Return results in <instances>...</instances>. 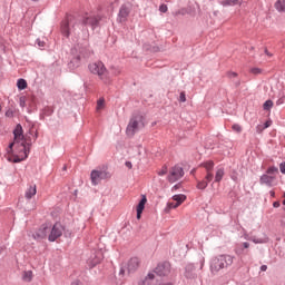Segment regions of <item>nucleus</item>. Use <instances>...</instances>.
<instances>
[{"instance_id": "obj_8", "label": "nucleus", "mask_w": 285, "mask_h": 285, "mask_svg": "<svg viewBox=\"0 0 285 285\" xmlns=\"http://www.w3.org/2000/svg\"><path fill=\"white\" fill-rule=\"evenodd\" d=\"M91 183L94 186H97L101 179H110L111 175L108 170H97L94 169L91 171Z\"/></svg>"}, {"instance_id": "obj_1", "label": "nucleus", "mask_w": 285, "mask_h": 285, "mask_svg": "<svg viewBox=\"0 0 285 285\" xmlns=\"http://www.w3.org/2000/svg\"><path fill=\"white\" fill-rule=\"evenodd\" d=\"M31 144L28 141V138L23 136V127L21 125H17L13 130V141L9 145V149H16V156H13V163L19 164L28 159V155H30Z\"/></svg>"}, {"instance_id": "obj_28", "label": "nucleus", "mask_w": 285, "mask_h": 285, "mask_svg": "<svg viewBox=\"0 0 285 285\" xmlns=\"http://www.w3.org/2000/svg\"><path fill=\"white\" fill-rule=\"evenodd\" d=\"M106 106V100L104 98H100L98 101H97V110H104Z\"/></svg>"}, {"instance_id": "obj_39", "label": "nucleus", "mask_w": 285, "mask_h": 285, "mask_svg": "<svg viewBox=\"0 0 285 285\" xmlns=\"http://www.w3.org/2000/svg\"><path fill=\"white\" fill-rule=\"evenodd\" d=\"M279 168H281V173L285 175V161L279 165Z\"/></svg>"}, {"instance_id": "obj_50", "label": "nucleus", "mask_w": 285, "mask_h": 285, "mask_svg": "<svg viewBox=\"0 0 285 285\" xmlns=\"http://www.w3.org/2000/svg\"><path fill=\"white\" fill-rule=\"evenodd\" d=\"M160 285H171L170 283H163V284H160Z\"/></svg>"}, {"instance_id": "obj_12", "label": "nucleus", "mask_w": 285, "mask_h": 285, "mask_svg": "<svg viewBox=\"0 0 285 285\" xmlns=\"http://www.w3.org/2000/svg\"><path fill=\"white\" fill-rule=\"evenodd\" d=\"M101 259H104V254L100 250H98L90 256V258L88 259V264L91 268H95L97 264H101Z\"/></svg>"}, {"instance_id": "obj_24", "label": "nucleus", "mask_w": 285, "mask_h": 285, "mask_svg": "<svg viewBox=\"0 0 285 285\" xmlns=\"http://www.w3.org/2000/svg\"><path fill=\"white\" fill-rule=\"evenodd\" d=\"M250 242L254 244H266L268 242V237L257 238V237H250Z\"/></svg>"}, {"instance_id": "obj_2", "label": "nucleus", "mask_w": 285, "mask_h": 285, "mask_svg": "<svg viewBox=\"0 0 285 285\" xmlns=\"http://www.w3.org/2000/svg\"><path fill=\"white\" fill-rule=\"evenodd\" d=\"M89 70L92 75H97L105 83H110V79L108 78V70L104 62H91L89 65Z\"/></svg>"}, {"instance_id": "obj_31", "label": "nucleus", "mask_w": 285, "mask_h": 285, "mask_svg": "<svg viewBox=\"0 0 285 285\" xmlns=\"http://www.w3.org/2000/svg\"><path fill=\"white\" fill-rule=\"evenodd\" d=\"M226 75H227L228 79H236V77H237V72H235V71H228Z\"/></svg>"}, {"instance_id": "obj_44", "label": "nucleus", "mask_w": 285, "mask_h": 285, "mask_svg": "<svg viewBox=\"0 0 285 285\" xmlns=\"http://www.w3.org/2000/svg\"><path fill=\"white\" fill-rule=\"evenodd\" d=\"M279 206H281L279 202H274V204H273L274 208H279Z\"/></svg>"}, {"instance_id": "obj_6", "label": "nucleus", "mask_w": 285, "mask_h": 285, "mask_svg": "<svg viewBox=\"0 0 285 285\" xmlns=\"http://www.w3.org/2000/svg\"><path fill=\"white\" fill-rule=\"evenodd\" d=\"M181 177H184V168H181L179 165H175L169 169L167 181H169V184H175V181H179Z\"/></svg>"}, {"instance_id": "obj_11", "label": "nucleus", "mask_w": 285, "mask_h": 285, "mask_svg": "<svg viewBox=\"0 0 285 285\" xmlns=\"http://www.w3.org/2000/svg\"><path fill=\"white\" fill-rule=\"evenodd\" d=\"M155 273L160 277H166V275L170 274V263L165 262V263L158 264V266L155 268Z\"/></svg>"}, {"instance_id": "obj_30", "label": "nucleus", "mask_w": 285, "mask_h": 285, "mask_svg": "<svg viewBox=\"0 0 285 285\" xmlns=\"http://www.w3.org/2000/svg\"><path fill=\"white\" fill-rule=\"evenodd\" d=\"M237 3V0H226L223 2V6H235Z\"/></svg>"}, {"instance_id": "obj_47", "label": "nucleus", "mask_w": 285, "mask_h": 285, "mask_svg": "<svg viewBox=\"0 0 285 285\" xmlns=\"http://www.w3.org/2000/svg\"><path fill=\"white\" fill-rule=\"evenodd\" d=\"M271 197H275V191H269Z\"/></svg>"}, {"instance_id": "obj_52", "label": "nucleus", "mask_w": 285, "mask_h": 285, "mask_svg": "<svg viewBox=\"0 0 285 285\" xmlns=\"http://www.w3.org/2000/svg\"><path fill=\"white\" fill-rule=\"evenodd\" d=\"M174 188H175V189H177V185H176V186H174Z\"/></svg>"}, {"instance_id": "obj_17", "label": "nucleus", "mask_w": 285, "mask_h": 285, "mask_svg": "<svg viewBox=\"0 0 285 285\" xmlns=\"http://www.w3.org/2000/svg\"><path fill=\"white\" fill-rule=\"evenodd\" d=\"M97 19L92 16H86L83 19H82V24L83 26H97Z\"/></svg>"}, {"instance_id": "obj_43", "label": "nucleus", "mask_w": 285, "mask_h": 285, "mask_svg": "<svg viewBox=\"0 0 285 285\" xmlns=\"http://www.w3.org/2000/svg\"><path fill=\"white\" fill-rule=\"evenodd\" d=\"M266 128H271V121L265 122V126L263 127V129H266Z\"/></svg>"}, {"instance_id": "obj_23", "label": "nucleus", "mask_w": 285, "mask_h": 285, "mask_svg": "<svg viewBox=\"0 0 285 285\" xmlns=\"http://www.w3.org/2000/svg\"><path fill=\"white\" fill-rule=\"evenodd\" d=\"M275 8L278 10V12H285V0H277Z\"/></svg>"}, {"instance_id": "obj_49", "label": "nucleus", "mask_w": 285, "mask_h": 285, "mask_svg": "<svg viewBox=\"0 0 285 285\" xmlns=\"http://www.w3.org/2000/svg\"><path fill=\"white\" fill-rule=\"evenodd\" d=\"M266 55H268V57H271V53L268 52V50H265Z\"/></svg>"}, {"instance_id": "obj_22", "label": "nucleus", "mask_w": 285, "mask_h": 285, "mask_svg": "<svg viewBox=\"0 0 285 285\" xmlns=\"http://www.w3.org/2000/svg\"><path fill=\"white\" fill-rule=\"evenodd\" d=\"M208 184H210V181H208V179L206 178L205 180H198L197 183L198 190H206V188H208Z\"/></svg>"}, {"instance_id": "obj_54", "label": "nucleus", "mask_w": 285, "mask_h": 285, "mask_svg": "<svg viewBox=\"0 0 285 285\" xmlns=\"http://www.w3.org/2000/svg\"><path fill=\"white\" fill-rule=\"evenodd\" d=\"M32 1H39V0H32Z\"/></svg>"}, {"instance_id": "obj_4", "label": "nucleus", "mask_w": 285, "mask_h": 285, "mask_svg": "<svg viewBox=\"0 0 285 285\" xmlns=\"http://www.w3.org/2000/svg\"><path fill=\"white\" fill-rule=\"evenodd\" d=\"M79 22L73 16H68L66 20L61 22V32L65 37H70V32H75Z\"/></svg>"}, {"instance_id": "obj_26", "label": "nucleus", "mask_w": 285, "mask_h": 285, "mask_svg": "<svg viewBox=\"0 0 285 285\" xmlns=\"http://www.w3.org/2000/svg\"><path fill=\"white\" fill-rule=\"evenodd\" d=\"M155 279V274L149 273L140 285H150V282Z\"/></svg>"}, {"instance_id": "obj_53", "label": "nucleus", "mask_w": 285, "mask_h": 285, "mask_svg": "<svg viewBox=\"0 0 285 285\" xmlns=\"http://www.w3.org/2000/svg\"><path fill=\"white\" fill-rule=\"evenodd\" d=\"M0 112H1V105H0Z\"/></svg>"}, {"instance_id": "obj_42", "label": "nucleus", "mask_w": 285, "mask_h": 285, "mask_svg": "<svg viewBox=\"0 0 285 285\" xmlns=\"http://www.w3.org/2000/svg\"><path fill=\"white\" fill-rule=\"evenodd\" d=\"M38 46H39L40 48H43V46H46V42H43V41H41V40H38Z\"/></svg>"}, {"instance_id": "obj_25", "label": "nucleus", "mask_w": 285, "mask_h": 285, "mask_svg": "<svg viewBox=\"0 0 285 285\" xmlns=\"http://www.w3.org/2000/svg\"><path fill=\"white\" fill-rule=\"evenodd\" d=\"M17 86L18 90H26V88H28V82L26 81V79H19Z\"/></svg>"}, {"instance_id": "obj_29", "label": "nucleus", "mask_w": 285, "mask_h": 285, "mask_svg": "<svg viewBox=\"0 0 285 285\" xmlns=\"http://www.w3.org/2000/svg\"><path fill=\"white\" fill-rule=\"evenodd\" d=\"M274 104L273 100H266L263 105L264 110H271L273 108Z\"/></svg>"}, {"instance_id": "obj_27", "label": "nucleus", "mask_w": 285, "mask_h": 285, "mask_svg": "<svg viewBox=\"0 0 285 285\" xmlns=\"http://www.w3.org/2000/svg\"><path fill=\"white\" fill-rule=\"evenodd\" d=\"M23 282H32V271H27L22 275Z\"/></svg>"}, {"instance_id": "obj_7", "label": "nucleus", "mask_w": 285, "mask_h": 285, "mask_svg": "<svg viewBox=\"0 0 285 285\" xmlns=\"http://www.w3.org/2000/svg\"><path fill=\"white\" fill-rule=\"evenodd\" d=\"M141 124V116H134L126 129V134L128 137H135V132L139 130V126Z\"/></svg>"}, {"instance_id": "obj_19", "label": "nucleus", "mask_w": 285, "mask_h": 285, "mask_svg": "<svg viewBox=\"0 0 285 285\" xmlns=\"http://www.w3.org/2000/svg\"><path fill=\"white\" fill-rule=\"evenodd\" d=\"M37 195V185L30 186L26 191V198L32 199Z\"/></svg>"}, {"instance_id": "obj_34", "label": "nucleus", "mask_w": 285, "mask_h": 285, "mask_svg": "<svg viewBox=\"0 0 285 285\" xmlns=\"http://www.w3.org/2000/svg\"><path fill=\"white\" fill-rule=\"evenodd\" d=\"M168 173V168L167 167H163L161 170L158 171V175L160 177H164V175H166Z\"/></svg>"}, {"instance_id": "obj_14", "label": "nucleus", "mask_w": 285, "mask_h": 285, "mask_svg": "<svg viewBox=\"0 0 285 285\" xmlns=\"http://www.w3.org/2000/svg\"><path fill=\"white\" fill-rule=\"evenodd\" d=\"M47 235H50V226L48 225H42L36 233L37 239H46Z\"/></svg>"}, {"instance_id": "obj_5", "label": "nucleus", "mask_w": 285, "mask_h": 285, "mask_svg": "<svg viewBox=\"0 0 285 285\" xmlns=\"http://www.w3.org/2000/svg\"><path fill=\"white\" fill-rule=\"evenodd\" d=\"M279 173V169L277 167H269L266 170V174H264L263 176H261V184L265 185V186H273V184H275V179H277V175Z\"/></svg>"}, {"instance_id": "obj_16", "label": "nucleus", "mask_w": 285, "mask_h": 285, "mask_svg": "<svg viewBox=\"0 0 285 285\" xmlns=\"http://www.w3.org/2000/svg\"><path fill=\"white\" fill-rule=\"evenodd\" d=\"M137 268H139V258L137 257L130 258V261L128 262V271L132 272V271H137Z\"/></svg>"}, {"instance_id": "obj_55", "label": "nucleus", "mask_w": 285, "mask_h": 285, "mask_svg": "<svg viewBox=\"0 0 285 285\" xmlns=\"http://www.w3.org/2000/svg\"><path fill=\"white\" fill-rule=\"evenodd\" d=\"M284 197H285V193H284Z\"/></svg>"}, {"instance_id": "obj_21", "label": "nucleus", "mask_w": 285, "mask_h": 285, "mask_svg": "<svg viewBox=\"0 0 285 285\" xmlns=\"http://www.w3.org/2000/svg\"><path fill=\"white\" fill-rule=\"evenodd\" d=\"M224 175H225L224 168L223 167L217 168L216 174H215L216 184H219V181H222V179H224Z\"/></svg>"}, {"instance_id": "obj_40", "label": "nucleus", "mask_w": 285, "mask_h": 285, "mask_svg": "<svg viewBox=\"0 0 285 285\" xmlns=\"http://www.w3.org/2000/svg\"><path fill=\"white\" fill-rule=\"evenodd\" d=\"M253 75H259L262 72V70L254 68L252 69Z\"/></svg>"}, {"instance_id": "obj_37", "label": "nucleus", "mask_w": 285, "mask_h": 285, "mask_svg": "<svg viewBox=\"0 0 285 285\" xmlns=\"http://www.w3.org/2000/svg\"><path fill=\"white\" fill-rule=\"evenodd\" d=\"M159 11H160V12H168V6H166V4H160Z\"/></svg>"}, {"instance_id": "obj_48", "label": "nucleus", "mask_w": 285, "mask_h": 285, "mask_svg": "<svg viewBox=\"0 0 285 285\" xmlns=\"http://www.w3.org/2000/svg\"><path fill=\"white\" fill-rule=\"evenodd\" d=\"M124 273H126V272L124 271V268H121L120 269V275H124Z\"/></svg>"}, {"instance_id": "obj_35", "label": "nucleus", "mask_w": 285, "mask_h": 285, "mask_svg": "<svg viewBox=\"0 0 285 285\" xmlns=\"http://www.w3.org/2000/svg\"><path fill=\"white\" fill-rule=\"evenodd\" d=\"M180 205H178L177 203H168L167 204V208L173 209V208H179Z\"/></svg>"}, {"instance_id": "obj_15", "label": "nucleus", "mask_w": 285, "mask_h": 285, "mask_svg": "<svg viewBox=\"0 0 285 285\" xmlns=\"http://www.w3.org/2000/svg\"><path fill=\"white\" fill-rule=\"evenodd\" d=\"M128 14H130V8L126 4H124L121 8H120V11H119V17L122 21H126V19H128Z\"/></svg>"}, {"instance_id": "obj_36", "label": "nucleus", "mask_w": 285, "mask_h": 285, "mask_svg": "<svg viewBox=\"0 0 285 285\" xmlns=\"http://www.w3.org/2000/svg\"><path fill=\"white\" fill-rule=\"evenodd\" d=\"M179 101H181V104H185V101H186V92H184V91L180 92Z\"/></svg>"}, {"instance_id": "obj_9", "label": "nucleus", "mask_w": 285, "mask_h": 285, "mask_svg": "<svg viewBox=\"0 0 285 285\" xmlns=\"http://www.w3.org/2000/svg\"><path fill=\"white\" fill-rule=\"evenodd\" d=\"M63 235V226L59 223H56L52 227H50L48 239L49 242H57L59 237Z\"/></svg>"}, {"instance_id": "obj_41", "label": "nucleus", "mask_w": 285, "mask_h": 285, "mask_svg": "<svg viewBox=\"0 0 285 285\" xmlns=\"http://www.w3.org/2000/svg\"><path fill=\"white\" fill-rule=\"evenodd\" d=\"M125 166L130 169V168H132V163L126 161V163H125Z\"/></svg>"}, {"instance_id": "obj_10", "label": "nucleus", "mask_w": 285, "mask_h": 285, "mask_svg": "<svg viewBox=\"0 0 285 285\" xmlns=\"http://www.w3.org/2000/svg\"><path fill=\"white\" fill-rule=\"evenodd\" d=\"M200 166L203 168H205L207 175L205 176V179H207V181H213V168H215V161L213 160H206L204 163L200 164Z\"/></svg>"}, {"instance_id": "obj_38", "label": "nucleus", "mask_w": 285, "mask_h": 285, "mask_svg": "<svg viewBox=\"0 0 285 285\" xmlns=\"http://www.w3.org/2000/svg\"><path fill=\"white\" fill-rule=\"evenodd\" d=\"M20 106L21 108H26V98L23 97L20 98Z\"/></svg>"}, {"instance_id": "obj_20", "label": "nucleus", "mask_w": 285, "mask_h": 285, "mask_svg": "<svg viewBox=\"0 0 285 285\" xmlns=\"http://www.w3.org/2000/svg\"><path fill=\"white\" fill-rule=\"evenodd\" d=\"M173 200L176 202L178 206H181L186 202V195L184 194L174 195Z\"/></svg>"}, {"instance_id": "obj_33", "label": "nucleus", "mask_w": 285, "mask_h": 285, "mask_svg": "<svg viewBox=\"0 0 285 285\" xmlns=\"http://www.w3.org/2000/svg\"><path fill=\"white\" fill-rule=\"evenodd\" d=\"M6 117H9L10 119H12V117H14V111L12 109H8L6 111Z\"/></svg>"}, {"instance_id": "obj_51", "label": "nucleus", "mask_w": 285, "mask_h": 285, "mask_svg": "<svg viewBox=\"0 0 285 285\" xmlns=\"http://www.w3.org/2000/svg\"><path fill=\"white\" fill-rule=\"evenodd\" d=\"M283 205L285 206V199L283 200Z\"/></svg>"}, {"instance_id": "obj_45", "label": "nucleus", "mask_w": 285, "mask_h": 285, "mask_svg": "<svg viewBox=\"0 0 285 285\" xmlns=\"http://www.w3.org/2000/svg\"><path fill=\"white\" fill-rule=\"evenodd\" d=\"M228 266H233V264H226V262H223V268H228Z\"/></svg>"}, {"instance_id": "obj_32", "label": "nucleus", "mask_w": 285, "mask_h": 285, "mask_svg": "<svg viewBox=\"0 0 285 285\" xmlns=\"http://www.w3.org/2000/svg\"><path fill=\"white\" fill-rule=\"evenodd\" d=\"M232 129L234 130V132H242V126L235 124L232 126Z\"/></svg>"}, {"instance_id": "obj_3", "label": "nucleus", "mask_w": 285, "mask_h": 285, "mask_svg": "<svg viewBox=\"0 0 285 285\" xmlns=\"http://www.w3.org/2000/svg\"><path fill=\"white\" fill-rule=\"evenodd\" d=\"M224 262L226 264H233L234 257L230 255H220L212 261L210 271L212 273H219L224 268Z\"/></svg>"}, {"instance_id": "obj_13", "label": "nucleus", "mask_w": 285, "mask_h": 285, "mask_svg": "<svg viewBox=\"0 0 285 285\" xmlns=\"http://www.w3.org/2000/svg\"><path fill=\"white\" fill-rule=\"evenodd\" d=\"M147 203H148V198H146V195H142L140 202L138 203V205L136 207L137 219H141V214L144 213V209L146 208Z\"/></svg>"}, {"instance_id": "obj_46", "label": "nucleus", "mask_w": 285, "mask_h": 285, "mask_svg": "<svg viewBox=\"0 0 285 285\" xmlns=\"http://www.w3.org/2000/svg\"><path fill=\"white\" fill-rule=\"evenodd\" d=\"M261 271H263V272L268 271V266H266V265L261 266Z\"/></svg>"}, {"instance_id": "obj_18", "label": "nucleus", "mask_w": 285, "mask_h": 285, "mask_svg": "<svg viewBox=\"0 0 285 285\" xmlns=\"http://www.w3.org/2000/svg\"><path fill=\"white\" fill-rule=\"evenodd\" d=\"M244 248H250V244L249 243L238 244L235 249L236 255H244Z\"/></svg>"}]
</instances>
